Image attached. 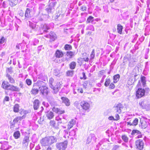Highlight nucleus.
Listing matches in <instances>:
<instances>
[{
	"mask_svg": "<svg viewBox=\"0 0 150 150\" xmlns=\"http://www.w3.org/2000/svg\"><path fill=\"white\" fill-rule=\"evenodd\" d=\"M8 149V142L7 141H4L3 142L0 149L1 150H6Z\"/></svg>",
	"mask_w": 150,
	"mask_h": 150,
	"instance_id": "17",
	"label": "nucleus"
},
{
	"mask_svg": "<svg viewBox=\"0 0 150 150\" xmlns=\"http://www.w3.org/2000/svg\"><path fill=\"white\" fill-rule=\"evenodd\" d=\"M49 4L48 7L46 8L45 10L48 13H51L54 11V7L57 4L56 0H51L49 1Z\"/></svg>",
	"mask_w": 150,
	"mask_h": 150,
	"instance_id": "4",
	"label": "nucleus"
},
{
	"mask_svg": "<svg viewBox=\"0 0 150 150\" xmlns=\"http://www.w3.org/2000/svg\"><path fill=\"white\" fill-rule=\"evenodd\" d=\"M55 54L56 57L57 58L62 57L63 55V54L62 52L59 50H57L56 51Z\"/></svg>",
	"mask_w": 150,
	"mask_h": 150,
	"instance_id": "25",
	"label": "nucleus"
},
{
	"mask_svg": "<svg viewBox=\"0 0 150 150\" xmlns=\"http://www.w3.org/2000/svg\"><path fill=\"white\" fill-rule=\"evenodd\" d=\"M86 30H90L92 31H94V28L93 25H89L87 27Z\"/></svg>",
	"mask_w": 150,
	"mask_h": 150,
	"instance_id": "41",
	"label": "nucleus"
},
{
	"mask_svg": "<svg viewBox=\"0 0 150 150\" xmlns=\"http://www.w3.org/2000/svg\"><path fill=\"white\" fill-rule=\"evenodd\" d=\"M40 101L38 100H35L33 102V107L34 110H37L40 106Z\"/></svg>",
	"mask_w": 150,
	"mask_h": 150,
	"instance_id": "16",
	"label": "nucleus"
},
{
	"mask_svg": "<svg viewBox=\"0 0 150 150\" xmlns=\"http://www.w3.org/2000/svg\"><path fill=\"white\" fill-rule=\"evenodd\" d=\"M86 6L83 5L81 7V10L83 11H85L86 10Z\"/></svg>",
	"mask_w": 150,
	"mask_h": 150,
	"instance_id": "55",
	"label": "nucleus"
},
{
	"mask_svg": "<svg viewBox=\"0 0 150 150\" xmlns=\"http://www.w3.org/2000/svg\"><path fill=\"white\" fill-rule=\"evenodd\" d=\"M76 65V63L74 62H72L69 64V67L71 69H74L75 68Z\"/></svg>",
	"mask_w": 150,
	"mask_h": 150,
	"instance_id": "34",
	"label": "nucleus"
},
{
	"mask_svg": "<svg viewBox=\"0 0 150 150\" xmlns=\"http://www.w3.org/2000/svg\"><path fill=\"white\" fill-rule=\"evenodd\" d=\"M146 108L144 109H146L147 110H150V105L146 104Z\"/></svg>",
	"mask_w": 150,
	"mask_h": 150,
	"instance_id": "58",
	"label": "nucleus"
},
{
	"mask_svg": "<svg viewBox=\"0 0 150 150\" xmlns=\"http://www.w3.org/2000/svg\"><path fill=\"white\" fill-rule=\"evenodd\" d=\"M10 5L11 6H15L18 3V0H9Z\"/></svg>",
	"mask_w": 150,
	"mask_h": 150,
	"instance_id": "31",
	"label": "nucleus"
},
{
	"mask_svg": "<svg viewBox=\"0 0 150 150\" xmlns=\"http://www.w3.org/2000/svg\"><path fill=\"white\" fill-rule=\"evenodd\" d=\"M13 136L16 139L19 138L21 136L20 132L18 131L15 132L13 133Z\"/></svg>",
	"mask_w": 150,
	"mask_h": 150,
	"instance_id": "30",
	"label": "nucleus"
},
{
	"mask_svg": "<svg viewBox=\"0 0 150 150\" xmlns=\"http://www.w3.org/2000/svg\"><path fill=\"white\" fill-rule=\"evenodd\" d=\"M7 74L8 73L11 74L12 73V68L11 67L8 68L7 70Z\"/></svg>",
	"mask_w": 150,
	"mask_h": 150,
	"instance_id": "56",
	"label": "nucleus"
},
{
	"mask_svg": "<svg viewBox=\"0 0 150 150\" xmlns=\"http://www.w3.org/2000/svg\"><path fill=\"white\" fill-rule=\"evenodd\" d=\"M138 122V120L137 118H135L134 120L132 122V125L133 126H136L137 125Z\"/></svg>",
	"mask_w": 150,
	"mask_h": 150,
	"instance_id": "45",
	"label": "nucleus"
},
{
	"mask_svg": "<svg viewBox=\"0 0 150 150\" xmlns=\"http://www.w3.org/2000/svg\"><path fill=\"white\" fill-rule=\"evenodd\" d=\"M69 135L71 136H74L75 134V132L74 130L69 132Z\"/></svg>",
	"mask_w": 150,
	"mask_h": 150,
	"instance_id": "54",
	"label": "nucleus"
},
{
	"mask_svg": "<svg viewBox=\"0 0 150 150\" xmlns=\"http://www.w3.org/2000/svg\"><path fill=\"white\" fill-rule=\"evenodd\" d=\"M7 90L13 92H19L20 91V88L17 86L10 84L9 85Z\"/></svg>",
	"mask_w": 150,
	"mask_h": 150,
	"instance_id": "13",
	"label": "nucleus"
},
{
	"mask_svg": "<svg viewBox=\"0 0 150 150\" xmlns=\"http://www.w3.org/2000/svg\"><path fill=\"white\" fill-rule=\"evenodd\" d=\"M61 98L62 100V103H64L66 106H68L70 105L69 100L68 98L65 97H62Z\"/></svg>",
	"mask_w": 150,
	"mask_h": 150,
	"instance_id": "19",
	"label": "nucleus"
},
{
	"mask_svg": "<svg viewBox=\"0 0 150 150\" xmlns=\"http://www.w3.org/2000/svg\"><path fill=\"white\" fill-rule=\"evenodd\" d=\"M80 105L82 108L86 110H88L90 107L89 103L86 101H82L80 103Z\"/></svg>",
	"mask_w": 150,
	"mask_h": 150,
	"instance_id": "10",
	"label": "nucleus"
},
{
	"mask_svg": "<svg viewBox=\"0 0 150 150\" xmlns=\"http://www.w3.org/2000/svg\"><path fill=\"white\" fill-rule=\"evenodd\" d=\"M95 50L94 49H93L91 53V54L90 55V60H91L93 59H94L95 57Z\"/></svg>",
	"mask_w": 150,
	"mask_h": 150,
	"instance_id": "40",
	"label": "nucleus"
},
{
	"mask_svg": "<svg viewBox=\"0 0 150 150\" xmlns=\"http://www.w3.org/2000/svg\"><path fill=\"white\" fill-rule=\"evenodd\" d=\"M52 111L57 113L62 114L64 112V111L61 110L60 109L54 107L52 109Z\"/></svg>",
	"mask_w": 150,
	"mask_h": 150,
	"instance_id": "21",
	"label": "nucleus"
},
{
	"mask_svg": "<svg viewBox=\"0 0 150 150\" xmlns=\"http://www.w3.org/2000/svg\"><path fill=\"white\" fill-rule=\"evenodd\" d=\"M7 90L13 92H19L20 91V88L17 86L10 84L9 85Z\"/></svg>",
	"mask_w": 150,
	"mask_h": 150,
	"instance_id": "14",
	"label": "nucleus"
},
{
	"mask_svg": "<svg viewBox=\"0 0 150 150\" xmlns=\"http://www.w3.org/2000/svg\"><path fill=\"white\" fill-rule=\"evenodd\" d=\"M75 123V121L74 120H72L69 122L68 125V129H69L71 128Z\"/></svg>",
	"mask_w": 150,
	"mask_h": 150,
	"instance_id": "27",
	"label": "nucleus"
},
{
	"mask_svg": "<svg viewBox=\"0 0 150 150\" xmlns=\"http://www.w3.org/2000/svg\"><path fill=\"white\" fill-rule=\"evenodd\" d=\"M9 84L7 82L4 81H3L1 85V87L5 89H7Z\"/></svg>",
	"mask_w": 150,
	"mask_h": 150,
	"instance_id": "24",
	"label": "nucleus"
},
{
	"mask_svg": "<svg viewBox=\"0 0 150 150\" xmlns=\"http://www.w3.org/2000/svg\"><path fill=\"white\" fill-rule=\"evenodd\" d=\"M141 132L140 131L137 130H133L131 132V134L132 135H134L135 134H140Z\"/></svg>",
	"mask_w": 150,
	"mask_h": 150,
	"instance_id": "37",
	"label": "nucleus"
},
{
	"mask_svg": "<svg viewBox=\"0 0 150 150\" xmlns=\"http://www.w3.org/2000/svg\"><path fill=\"white\" fill-rule=\"evenodd\" d=\"M122 138L125 142H128V138L126 135H122Z\"/></svg>",
	"mask_w": 150,
	"mask_h": 150,
	"instance_id": "44",
	"label": "nucleus"
},
{
	"mask_svg": "<svg viewBox=\"0 0 150 150\" xmlns=\"http://www.w3.org/2000/svg\"><path fill=\"white\" fill-rule=\"evenodd\" d=\"M50 125L51 126L54 127L55 125V121L54 120H51L50 122Z\"/></svg>",
	"mask_w": 150,
	"mask_h": 150,
	"instance_id": "50",
	"label": "nucleus"
},
{
	"mask_svg": "<svg viewBox=\"0 0 150 150\" xmlns=\"http://www.w3.org/2000/svg\"><path fill=\"white\" fill-rule=\"evenodd\" d=\"M6 77L7 78L9 82L12 84L15 83V81L14 79L8 73L7 74Z\"/></svg>",
	"mask_w": 150,
	"mask_h": 150,
	"instance_id": "20",
	"label": "nucleus"
},
{
	"mask_svg": "<svg viewBox=\"0 0 150 150\" xmlns=\"http://www.w3.org/2000/svg\"><path fill=\"white\" fill-rule=\"evenodd\" d=\"M114 107L116 112L120 113L122 112V109L124 107L122 104L119 103L115 105Z\"/></svg>",
	"mask_w": 150,
	"mask_h": 150,
	"instance_id": "12",
	"label": "nucleus"
},
{
	"mask_svg": "<svg viewBox=\"0 0 150 150\" xmlns=\"http://www.w3.org/2000/svg\"><path fill=\"white\" fill-rule=\"evenodd\" d=\"M146 104L145 103L144 101L143 100H140L139 103V105L140 107L142 109H144L146 108Z\"/></svg>",
	"mask_w": 150,
	"mask_h": 150,
	"instance_id": "28",
	"label": "nucleus"
},
{
	"mask_svg": "<svg viewBox=\"0 0 150 150\" xmlns=\"http://www.w3.org/2000/svg\"><path fill=\"white\" fill-rule=\"evenodd\" d=\"M115 118V120H118L120 119V117L119 115L118 114H116Z\"/></svg>",
	"mask_w": 150,
	"mask_h": 150,
	"instance_id": "52",
	"label": "nucleus"
},
{
	"mask_svg": "<svg viewBox=\"0 0 150 150\" xmlns=\"http://www.w3.org/2000/svg\"><path fill=\"white\" fill-rule=\"evenodd\" d=\"M78 91L79 92L82 93L83 92V90L82 88H79L78 89Z\"/></svg>",
	"mask_w": 150,
	"mask_h": 150,
	"instance_id": "64",
	"label": "nucleus"
},
{
	"mask_svg": "<svg viewBox=\"0 0 150 150\" xmlns=\"http://www.w3.org/2000/svg\"><path fill=\"white\" fill-rule=\"evenodd\" d=\"M140 122L142 128H145L146 127V123L145 121H143L141 119L140 120Z\"/></svg>",
	"mask_w": 150,
	"mask_h": 150,
	"instance_id": "38",
	"label": "nucleus"
},
{
	"mask_svg": "<svg viewBox=\"0 0 150 150\" xmlns=\"http://www.w3.org/2000/svg\"><path fill=\"white\" fill-rule=\"evenodd\" d=\"M82 75L83 76V77H81L80 79H83L84 80H86V79L87 77L86 76L85 73H84V72H83L82 73Z\"/></svg>",
	"mask_w": 150,
	"mask_h": 150,
	"instance_id": "53",
	"label": "nucleus"
},
{
	"mask_svg": "<svg viewBox=\"0 0 150 150\" xmlns=\"http://www.w3.org/2000/svg\"><path fill=\"white\" fill-rule=\"evenodd\" d=\"M123 27L120 24H119L117 26V31L118 33L120 34L122 33Z\"/></svg>",
	"mask_w": 150,
	"mask_h": 150,
	"instance_id": "33",
	"label": "nucleus"
},
{
	"mask_svg": "<svg viewBox=\"0 0 150 150\" xmlns=\"http://www.w3.org/2000/svg\"><path fill=\"white\" fill-rule=\"evenodd\" d=\"M120 78V75L119 74L115 75L113 77V82L116 83L119 80Z\"/></svg>",
	"mask_w": 150,
	"mask_h": 150,
	"instance_id": "32",
	"label": "nucleus"
},
{
	"mask_svg": "<svg viewBox=\"0 0 150 150\" xmlns=\"http://www.w3.org/2000/svg\"><path fill=\"white\" fill-rule=\"evenodd\" d=\"M136 148L139 150H142L144 146V143L142 140L139 139L135 142Z\"/></svg>",
	"mask_w": 150,
	"mask_h": 150,
	"instance_id": "7",
	"label": "nucleus"
},
{
	"mask_svg": "<svg viewBox=\"0 0 150 150\" xmlns=\"http://www.w3.org/2000/svg\"><path fill=\"white\" fill-rule=\"evenodd\" d=\"M132 77H134V81H136L137 79H138L139 78V77L138 76V75L137 74H132Z\"/></svg>",
	"mask_w": 150,
	"mask_h": 150,
	"instance_id": "51",
	"label": "nucleus"
},
{
	"mask_svg": "<svg viewBox=\"0 0 150 150\" xmlns=\"http://www.w3.org/2000/svg\"><path fill=\"white\" fill-rule=\"evenodd\" d=\"M25 82L28 86H30L31 85L32 82L30 79H27L26 80Z\"/></svg>",
	"mask_w": 150,
	"mask_h": 150,
	"instance_id": "49",
	"label": "nucleus"
},
{
	"mask_svg": "<svg viewBox=\"0 0 150 150\" xmlns=\"http://www.w3.org/2000/svg\"><path fill=\"white\" fill-rule=\"evenodd\" d=\"M141 81L142 83L143 86H144L146 84V77L144 76H142L141 78Z\"/></svg>",
	"mask_w": 150,
	"mask_h": 150,
	"instance_id": "39",
	"label": "nucleus"
},
{
	"mask_svg": "<svg viewBox=\"0 0 150 150\" xmlns=\"http://www.w3.org/2000/svg\"><path fill=\"white\" fill-rule=\"evenodd\" d=\"M93 17L92 16H90L87 19V22L88 23H92L93 21Z\"/></svg>",
	"mask_w": 150,
	"mask_h": 150,
	"instance_id": "48",
	"label": "nucleus"
},
{
	"mask_svg": "<svg viewBox=\"0 0 150 150\" xmlns=\"http://www.w3.org/2000/svg\"><path fill=\"white\" fill-rule=\"evenodd\" d=\"M29 25L33 29H35L36 27V25L35 24L31 22L30 21H29Z\"/></svg>",
	"mask_w": 150,
	"mask_h": 150,
	"instance_id": "42",
	"label": "nucleus"
},
{
	"mask_svg": "<svg viewBox=\"0 0 150 150\" xmlns=\"http://www.w3.org/2000/svg\"><path fill=\"white\" fill-rule=\"evenodd\" d=\"M96 139L97 138L96 137L95 134H91L88 136L87 138L86 144H88L92 141V142H95Z\"/></svg>",
	"mask_w": 150,
	"mask_h": 150,
	"instance_id": "11",
	"label": "nucleus"
},
{
	"mask_svg": "<svg viewBox=\"0 0 150 150\" xmlns=\"http://www.w3.org/2000/svg\"><path fill=\"white\" fill-rule=\"evenodd\" d=\"M115 85L113 83H111L110 84L109 87L111 89H113L115 88Z\"/></svg>",
	"mask_w": 150,
	"mask_h": 150,
	"instance_id": "59",
	"label": "nucleus"
},
{
	"mask_svg": "<svg viewBox=\"0 0 150 150\" xmlns=\"http://www.w3.org/2000/svg\"><path fill=\"white\" fill-rule=\"evenodd\" d=\"M145 91L144 89L139 88L136 92V96L138 98H140L144 96Z\"/></svg>",
	"mask_w": 150,
	"mask_h": 150,
	"instance_id": "8",
	"label": "nucleus"
},
{
	"mask_svg": "<svg viewBox=\"0 0 150 150\" xmlns=\"http://www.w3.org/2000/svg\"><path fill=\"white\" fill-rule=\"evenodd\" d=\"M5 40V38L3 37L0 40V44H1L4 43Z\"/></svg>",
	"mask_w": 150,
	"mask_h": 150,
	"instance_id": "60",
	"label": "nucleus"
},
{
	"mask_svg": "<svg viewBox=\"0 0 150 150\" xmlns=\"http://www.w3.org/2000/svg\"><path fill=\"white\" fill-rule=\"evenodd\" d=\"M19 105L18 104H16L13 107V111L16 112H19Z\"/></svg>",
	"mask_w": 150,
	"mask_h": 150,
	"instance_id": "35",
	"label": "nucleus"
},
{
	"mask_svg": "<svg viewBox=\"0 0 150 150\" xmlns=\"http://www.w3.org/2000/svg\"><path fill=\"white\" fill-rule=\"evenodd\" d=\"M34 42H34L33 43V45H36V44H37L38 43V39H35L34 40Z\"/></svg>",
	"mask_w": 150,
	"mask_h": 150,
	"instance_id": "63",
	"label": "nucleus"
},
{
	"mask_svg": "<svg viewBox=\"0 0 150 150\" xmlns=\"http://www.w3.org/2000/svg\"><path fill=\"white\" fill-rule=\"evenodd\" d=\"M136 59L133 58H131L129 60V66L130 67H133L136 64Z\"/></svg>",
	"mask_w": 150,
	"mask_h": 150,
	"instance_id": "18",
	"label": "nucleus"
},
{
	"mask_svg": "<svg viewBox=\"0 0 150 150\" xmlns=\"http://www.w3.org/2000/svg\"><path fill=\"white\" fill-rule=\"evenodd\" d=\"M54 116L53 113L51 111L47 112L46 114V117L48 119L50 120L53 118Z\"/></svg>",
	"mask_w": 150,
	"mask_h": 150,
	"instance_id": "23",
	"label": "nucleus"
},
{
	"mask_svg": "<svg viewBox=\"0 0 150 150\" xmlns=\"http://www.w3.org/2000/svg\"><path fill=\"white\" fill-rule=\"evenodd\" d=\"M64 48L66 50H71L72 49V47L70 45L66 44L65 45Z\"/></svg>",
	"mask_w": 150,
	"mask_h": 150,
	"instance_id": "46",
	"label": "nucleus"
},
{
	"mask_svg": "<svg viewBox=\"0 0 150 150\" xmlns=\"http://www.w3.org/2000/svg\"><path fill=\"white\" fill-rule=\"evenodd\" d=\"M29 142V137L26 136L24 137L22 142V144L27 145Z\"/></svg>",
	"mask_w": 150,
	"mask_h": 150,
	"instance_id": "29",
	"label": "nucleus"
},
{
	"mask_svg": "<svg viewBox=\"0 0 150 150\" xmlns=\"http://www.w3.org/2000/svg\"><path fill=\"white\" fill-rule=\"evenodd\" d=\"M110 82L111 81L110 79H106V81L104 85L106 87L108 86L109 84H110Z\"/></svg>",
	"mask_w": 150,
	"mask_h": 150,
	"instance_id": "43",
	"label": "nucleus"
},
{
	"mask_svg": "<svg viewBox=\"0 0 150 150\" xmlns=\"http://www.w3.org/2000/svg\"><path fill=\"white\" fill-rule=\"evenodd\" d=\"M57 139L54 136L46 137L40 140V143L43 146H48L56 142Z\"/></svg>",
	"mask_w": 150,
	"mask_h": 150,
	"instance_id": "1",
	"label": "nucleus"
},
{
	"mask_svg": "<svg viewBox=\"0 0 150 150\" xmlns=\"http://www.w3.org/2000/svg\"><path fill=\"white\" fill-rule=\"evenodd\" d=\"M50 38L52 41H54L56 38V35L55 33L52 32L50 33Z\"/></svg>",
	"mask_w": 150,
	"mask_h": 150,
	"instance_id": "26",
	"label": "nucleus"
},
{
	"mask_svg": "<svg viewBox=\"0 0 150 150\" xmlns=\"http://www.w3.org/2000/svg\"><path fill=\"white\" fill-rule=\"evenodd\" d=\"M16 123L13 122H12L11 125V128H13L15 127V125Z\"/></svg>",
	"mask_w": 150,
	"mask_h": 150,
	"instance_id": "62",
	"label": "nucleus"
},
{
	"mask_svg": "<svg viewBox=\"0 0 150 150\" xmlns=\"http://www.w3.org/2000/svg\"><path fill=\"white\" fill-rule=\"evenodd\" d=\"M42 103L43 105H44L46 107H48L49 106V105H48V103H46L45 102H43Z\"/></svg>",
	"mask_w": 150,
	"mask_h": 150,
	"instance_id": "61",
	"label": "nucleus"
},
{
	"mask_svg": "<svg viewBox=\"0 0 150 150\" xmlns=\"http://www.w3.org/2000/svg\"><path fill=\"white\" fill-rule=\"evenodd\" d=\"M44 83L43 81H38L37 83H34L31 90V93L35 95L37 94L39 92V87L41 86L40 84Z\"/></svg>",
	"mask_w": 150,
	"mask_h": 150,
	"instance_id": "3",
	"label": "nucleus"
},
{
	"mask_svg": "<svg viewBox=\"0 0 150 150\" xmlns=\"http://www.w3.org/2000/svg\"><path fill=\"white\" fill-rule=\"evenodd\" d=\"M54 79L53 78H51L49 79V83L50 87L53 89L54 93H57L60 88V86L62 84V82H57L55 85L54 83Z\"/></svg>",
	"mask_w": 150,
	"mask_h": 150,
	"instance_id": "2",
	"label": "nucleus"
},
{
	"mask_svg": "<svg viewBox=\"0 0 150 150\" xmlns=\"http://www.w3.org/2000/svg\"><path fill=\"white\" fill-rule=\"evenodd\" d=\"M41 86L39 87V89L40 91L41 94L44 96H47L49 93V91L47 87L45 86L43 84H40Z\"/></svg>",
	"mask_w": 150,
	"mask_h": 150,
	"instance_id": "5",
	"label": "nucleus"
},
{
	"mask_svg": "<svg viewBox=\"0 0 150 150\" xmlns=\"http://www.w3.org/2000/svg\"><path fill=\"white\" fill-rule=\"evenodd\" d=\"M75 54V52L70 51L67 52V55L69 58H71Z\"/></svg>",
	"mask_w": 150,
	"mask_h": 150,
	"instance_id": "36",
	"label": "nucleus"
},
{
	"mask_svg": "<svg viewBox=\"0 0 150 150\" xmlns=\"http://www.w3.org/2000/svg\"><path fill=\"white\" fill-rule=\"evenodd\" d=\"M25 115H23L22 116H18L16 117L13 120V122L17 123L19 121H21L23 119H25Z\"/></svg>",
	"mask_w": 150,
	"mask_h": 150,
	"instance_id": "22",
	"label": "nucleus"
},
{
	"mask_svg": "<svg viewBox=\"0 0 150 150\" xmlns=\"http://www.w3.org/2000/svg\"><path fill=\"white\" fill-rule=\"evenodd\" d=\"M50 29V27L49 25L46 24H42L40 27V30H42V33H41V34H42L44 33L47 32V30Z\"/></svg>",
	"mask_w": 150,
	"mask_h": 150,
	"instance_id": "9",
	"label": "nucleus"
},
{
	"mask_svg": "<svg viewBox=\"0 0 150 150\" xmlns=\"http://www.w3.org/2000/svg\"><path fill=\"white\" fill-rule=\"evenodd\" d=\"M24 85L23 84V83L21 81H20L19 84V87L22 88H24L23 87Z\"/></svg>",
	"mask_w": 150,
	"mask_h": 150,
	"instance_id": "57",
	"label": "nucleus"
},
{
	"mask_svg": "<svg viewBox=\"0 0 150 150\" xmlns=\"http://www.w3.org/2000/svg\"><path fill=\"white\" fill-rule=\"evenodd\" d=\"M25 18L29 19L31 18L33 16L31 9L27 8L25 11Z\"/></svg>",
	"mask_w": 150,
	"mask_h": 150,
	"instance_id": "15",
	"label": "nucleus"
},
{
	"mask_svg": "<svg viewBox=\"0 0 150 150\" xmlns=\"http://www.w3.org/2000/svg\"><path fill=\"white\" fill-rule=\"evenodd\" d=\"M66 74L67 76H71L73 74V71H68L67 72Z\"/></svg>",
	"mask_w": 150,
	"mask_h": 150,
	"instance_id": "47",
	"label": "nucleus"
},
{
	"mask_svg": "<svg viewBox=\"0 0 150 150\" xmlns=\"http://www.w3.org/2000/svg\"><path fill=\"white\" fill-rule=\"evenodd\" d=\"M67 146V141H65L64 142L57 143L56 146L57 148L59 150H64Z\"/></svg>",
	"mask_w": 150,
	"mask_h": 150,
	"instance_id": "6",
	"label": "nucleus"
}]
</instances>
